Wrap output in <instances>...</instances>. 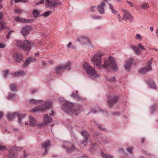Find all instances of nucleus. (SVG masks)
<instances>
[{
  "label": "nucleus",
  "instance_id": "09e8293b",
  "mask_svg": "<svg viewBox=\"0 0 158 158\" xmlns=\"http://www.w3.org/2000/svg\"><path fill=\"white\" fill-rule=\"evenodd\" d=\"M117 17H118V19L120 22H121L122 20H123L124 19L123 16V17L121 18L119 14L117 15Z\"/></svg>",
  "mask_w": 158,
  "mask_h": 158
},
{
  "label": "nucleus",
  "instance_id": "4c0bfd02",
  "mask_svg": "<svg viewBox=\"0 0 158 158\" xmlns=\"http://www.w3.org/2000/svg\"><path fill=\"white\" fill-rule=\"evenodd\" d=\"M109 7L110 10H111L112 12L114 14H117V11L115 10L114 9L113 6L111 4H109Z\"/></svg>",
  "mask_w": 158,
  "mask_h": 158
},
{
  "label": "nucleus",
  "instance_id": "cd10ccee",
  "mask_svg": "<svg viewBox=\"0 0 158 158\" xmlns=\"http://www.w3.org/2000/svg\"><path fill=\"white\" fill-rule=\"evenodd\" d=\"M18 119V122L20 124H21L23 122V120L25 118V115L23 114H20L19 113L17 117Z\"/></svg>",
  "mask_w": 158,
  "mask_h": 158
},
{
  "label": "nucleus",
  "instance_id": "5fc2aeb1",
  "mask_svg": "<svg viewBox=\"0 0 158 158\" xmlns=\"http://www.w3.org/2000/svg\"><path fill=\"white\" fill-rule=\"evenodd\" d=\"M5 47V45L4 44L0 43V48H4Z\"/></svg>",
  "mask_w": 158,
  "mask_h": 158
},
{
  "label": "nucleus",
  "instance_id": "ddd939ff",
  "mask_svg": "<svg viewBox=\"0 0 158 158\" xmlns=\"http://www.w3.org/2000/svg\"><path fill=\"white\" fill-rule=\"evenodd\" d=\"M65 146H63V148H65L67 153H70L73 151L75 149L74 146L70 143L66 142Z\"/></svg>",
  "mask_w": 158,
  "mask_h": 158
},
{
  "label": "nucleus",
  "instance_id": "1a4fd4ad",
  "mask_svg": "<svg viewBox=\"0 0 158 158\" xmlns=\"http://www.w3.org/2000/svg\"><path fill=\"white\" fill-rule=\"evenodd\" d=\"M152 61L153 58H152L148 62L147 67L140 69L139 70V72L142 74H145L148 72L151 71L152 69L151 65Z\"/></svg>",
  "mask_w": 158,
  "mask_h": 158
},
{
  "label": "nucleus",
  "instance_id": "6ab92c4d",
  "mask_svg": "<svg viewBox=\"0 0 158 158\" xmlns=\"http://www.w3.org/2000/svg\"><path fill=\"white\" fill-rule=\"evenodd\" d=\"M36 60V59L35 58L32 57H29L26 60L24 64V66H27L31 63L35 62Z\"/></svg>",
  "mask_w": 158,
  "mask_h": 158
},
{
  "label": "nucleus",
  "instance_id": "0e129e2a",
  "mask_svg": "<svg viewBox=\"0 0 158 158\" xmlns=\"http://www.w3.org/2000/svg\"><path fill=\"white\" fill-rule=\"evenodd\" d=\"M49 114L51 116H53L54 115V112L53 110L51 111V113H49Z\"/></svg>",
  "mask_w": 158,
  "mask_h": 158
},
{
  "label": "nucleus",
  "instance_id": "c03bdc74",
  "mask_svg": "<svg viewBox=\"0 0 158 158\" xmlns=\"http://www.w3.org/2000/svg\"><path fill=\"white\" fill-rule=\"evenodd\" d=\"M135 39L136 40H142V37L139 34H137L135 35Z\"/></svg>",
  "mask_w": 158,
  "mask_h": 158
},
{
  "label": "nucleus",
  "instance_id": "a878e982",
  "mask_svg": "<svg viewBox=\"0 0 158 158\" xmlns=\"http://www.w3.org/2000/svg\"><path fill=\"white\" fill-rule=\"evenodd\" d=\"M123 11L124 13L123 15L124 19H131L132 18V15L129 12L125 10H123Z\"/></svg>",
  "mask_w": 158,
  "mask_h": 158
},
{
  "label": "nucleus",
  "instance_id": "bf43d9fd",
  "mask_svg": "<svg viewBox=\"0 0 158 158\" xmlns=\"http://www.w3.org/2000/svg\"><path fill=\"white\" fill-rule=\"evenodd\" d=\"M95 8V6H92L90 7V10L92 12H93Z\"/></svg>",
  "mask_w": 158,
  "mask_h": 158
},
{
  "label": "nucleus",
  "instance_id": "49530a36",
  "mask_svg": "<svg viewBox=\"0 0 158 158\" xmlns=\"http://www.w3.org/2000/svg\"><path fill=\"white\" fill-rule=\"evenodd\" d=\"M15 3H18L19 2H28L27 0H15Z\"/></svg>",
  "mask_w": 158,
  "mask_h": 158
},
{
  "label": "nucleus",
  "instance_id": "58836bf2",
  "mask_svg": "<svg viewBox=\"0 0 158 158\" xmlns=\"http://www.w3.org/2000/svg\"><path fill=\"white\" fill-rule=\"evenodd\" d=\"M91 17L94 20L101 19L102 18L101 16L96 15H93Z\"/></svg>",
  "mask_w": 158,
  "mask_h": 158
},
{
  "label": "nucleus",
  "instance_id": "603ef678",
  "mask_svg": "<svg viewBox=\"0 0 158 158\" xmlns=\"http://www.w3.org/2000/svg\"><path fill=\"white\" fill-rule=\"evenodd\" d=\"M138 46L139 47H140L143 50H145V48H144V47L142 45V44L141 43H139L138 44Z\"/></svg>",
  "mask_w": 158,
  "mask_h": 158
},
{
  "label": "nucleus",
  "instance_id": "de8ad7c7",
  "mask_svg": "<svg viewBox=\"0 0 158 158\" xmlns=\"http://www.w3.org/2000/svg\"><path fill=\"white\" fill-rule=\"evenodd\" d=\"M133 149V147H129L126 149L127 151L130 153H132Z\"/></svg>",
  "mask_w": 158,
  "mask_h": 158
},
{
  "label": "nucleus",
  "instance_id": "13d9d810",
  "mask_svg": "<svg viewBox=\"0 0 158 158\" xmlns=\"http://www.w3.org/2000/svg\"><path fill=\"white\" fill-rule=\"evenodd\" d=\"M27 156V154L25 153L24 154L23 156V157H21L20 158H26Z\"/></svg>",
  "mask_w": 158,
  "mask_h": 158
},
{
  "label": "nucleus",
  "instance_id": "3c124183",
  "mask_svg": "<svg viewBox=\"0 0 158 158\" xmlns=\"http://www.w3.org/2000/svg\"><path fill=\"white\" fill-rule=\"evenodd\" d=\"M9 71L7 70H5L3 72V75L4 77H6Z\"/></svg>",
  "mask_w": 158,
  "mask_h": 158
},
{
  "label": "nucleus",
  "instance_id": "4d7b16f0",
  "mask_svg": "<svg viewBox=\"0 0 158 158\" xmlns=\"http://www.w3.org/2000/svg\"><path fill=\"white\" fill-rule=\"evenodd\" d=\"M127 2L128 3V4L129 5H130L131 7H133L134 6V5L132 4V2L130 1H127Z\"/></svg>",
  "mask_w": 158,
  "mask_h": 158
},
{
  "label": "nucleus",
  "instance_id": "473e14b6",
  "mask_svg": "<svg viewBox=\"0 0 158 158\" xmlns=\"http://www.w3.org/2000/svg\"><path fill=\"white\" fill-rule=\"evenodd\" d=\"M101 156L103 158H113V156L109 154L102 152Z\"/></svg>",
  "mask_w": 158,
  "mask_h": 158
},
{
  "label": "nucleus",
  "instance_id": "f704fd0d",
  "mask_svg": "<svg viewBox=\"0 0 158 158\" xmlns=\"http://www.w3.org/2000/svg\"><path fill=\"white\" fill-rule=\"evenodd\" d=\"M131 48L134 50L136 54L138 55L140 54V52L139 50V49L137 47L135 46H131Z\"/></svg>",
  "mask_w": 158,
  "mask_h": 158
},
{
  "label": "nucleus",
  "instance_id": "2eb2a0df",
  "mask_svg": "<svg viewBox=\"0 0 158 158\" xmlns=\"http://www.w3.org/2000/svg\"><path fill=\"white\" fill-rule=\"evenodd\" d=\"M13 58L15 61L18 62H21L23 60V59L22 55L17 52L14 54Z\"/></svg>",
  "mask_w": 158,
  "mask_h": 158
},
{
  "label": "nucleus",
  "instance_id": "6e6552de",
  "mask_svg": "<svg viewBox=\"0 0 158 158\" xmlns=\"http://www.w3.org/2000/svg\"><path fill=\"white\" fill-rule=\"evenodd\" d=\"M45 3L48 8L54 9L56 6L61 4L60 2L58 0H46Z\"/></svg>",
  "mask_w": 158,
  "mask_h": 158
},
{
  "label": "nucleus",
  "instance_id": "7ed1b4c3",
  "mask_svg": "<svg viewBox=\"0 0 158 158\" xmlns=\"http://www.w3.org/2000/svg\"><path fill=\"white\" fill-rule=\"evenodd\" d=\"M102 54L99 52H97L92 55L90 58V60L94 63L97 69H100L102 68Z\"/></svg>",
  "mask_w": 158,
  "mask_h": 158
},
{
  "label": "nucleus",
  "instance_id": "e2e57ef3",
  "mask_svg": "<svg viewBox=\"0 0 158 158\" xmlns=\"http://www.w3.org/2000/svg\"><path fill=\"white\" fill-rule=\"evenodd\" d=\"M100 108H98V110H96V111H94V110H92V111L93 112H94V113H96V112H98V111H100Z\"/></svg>",
  "mask_w": 158,
  "mask_h": 158
},
{
  "label": "nucleus",
  "instance_id": "f3484780",
  "mask_svg": "<svg viewBox=\"0 0 158 158\" xmlns=\"http://www.w3.org/2000/svg\"><path fill=\"white\" fill-rule=\"evenodd\" d=\"M105 6V4L103 2L101 3L97 6V10L101 14H104L105 13L104 7Z\"/></svg>",
  "mask_w": 158,
  "mask_h": 158
},
{
  "label": "nucleus",
  "instance_id": "72a5a7b5",
  "mask_svg": "<svg viewBox=\"0 0 158 158\" xmlns=\"http://www.w3.org/2000/svg\"><path fill=\"white\" fill-rule=\"evenodd\" d=\"M107 81L110 82H114L115 81V77H110L109 76L106 77Z\"/></svg>",
  "mask_w": 158,
  "mask_h": 158
},
{
  "label": "nucleus",
  "instance_id": "2f4dec72",
  "mask_svg": "<svg viewBox=\"0 0 158 158\" xmlns=\"http://www.w3.org/2000/svg\"><path fill=\"white\" fill-rule=\"evenodd\" d=\"M140 7L143 10H145L149 8V5L147 3H144L141 4Z\"/></svg>",
  "mask_w": 158,
  "mask_h": 158
},
{
  "label": "nucleus",
  "instance_id": "aec40b11",
  "mask_svg": "<svg viewBox=\"0 0 158 158\" xmlns=\"http://www.w3.org/2000/svg\"><path fill=\"white\" fill-rule=\"evenodd\" d=\"M50 145V142L49 141H47L43 143L42 144V148H44L45 150V152L44 153V155H45L47 154L48 151L47 150V148Z\"/></svg>",
  "mask_w": 158,
  "mask_h": 158
},
{
  "label": "nucleus",
  "instance_id": "37998d69",
  "mask_svg": "<svg viewBox=\"0 0 158 158\" xmlns=\"http://www.w3.org/2000/svg\"><path fill=\"white\" fill-rule=\"evenodd\" d=\"M52 12L51 11H46L44 13L42 14V15L44 17H47Z\"/></svg>",
  "mask_w": 158,
  "mask_h": 158
},
{
  "label": "nucleus",
  "instance_id": "9d476101",
  "mask_svg": "<svg viewBox=\"0 0 158 158\" xmlns=\"http://www.w3.org/2000/svg\"><path fill=\"white\" fill-rule=\"evenodd\" d=\"M37 124V121L33 117L28 116V121L25 123V125H29L31 127H34Z\"/></svg>",
  "mask_w": 158,
  "mask_h": 158
},
{
  "label": "nucleus",
  "instance_id": "dca6fc26",
  "mask_svg": "<svg viewBox=\"0 0 158 158\" xmlns=\"http://www.w3.org/2000/svg\"><path fill=\"white\" fill-rule=\"evenodd\" d=\"M81 134L84 137H85V139L81 143V146L84 147L85 146L86 144H85V143L87 142V139L89 135V133H88L85 130L81 132Z\"/></svg>",
  "mask_w": 158,
  "mask_h": 158
},
{
  "label": "nucleus",
  "instance_id": "4468645a",
  "mask_svg": "<svg viewBox=\"0 0 158 158\" xmlns=\"http://www.w3.org/2000/svg\"><path fill=\"white\" fill-rule=\"evenodd\" d=\"M117 97L114 95H111L108 97L107 102L108 105L111 106L115 103L117 100Z\"/></svg>",
  "mask_w": 158,
  "mask_h": 158
},
{
  "label": "nucleus",
  "instance_id": "423d86ee",
  "mask_svg": "<svg viewBox=\"0 0 158 158\" xmlns=\"http://www.w3.org/2000/svg\"><path fill=\"white\" fill-rule=\"evenodd\" d=\"M53 103L51 101H47L44 103V106H38L32 109L31 110V112H35L38 111L43 112L47 109L52 107Z\"/></svg>",
  "mask_w": 158,
  "mask_h": 158
},
{
  "label": "nucleus",
  "instance_id": "9b49d317",
  "mask_svg": "<svg viewBox=\"0 0 158 158\" xmlns=\"http://www.w3.org/2000/svg\"><path fill=\"white\" fill-rule=\"evenodd\" d=\"M32 28L29 26H26L23 27L21 30V33L24 37L28 35L30 31L32 30Z\"/></svg>",
  "mask_w": 158,
  "mask_h": 158
},
{
  "label": "nucleus",
  "instance_id": "b1692460",
  "mask_svg": "<svg viewBox=\"0 0 158 158\" xmlns=\"http://www.w3.org/2000/svg\"><path fill=\"white\" fill-rule=\"evenodd\" d=\"M44 124L47 125V124L52 122V118L48 116L47 114H46L44 116Z\"/></svg>",
  "mask_w": 158,
  "mask_h": 158
},
{
  "label": "nucleus",
  "instance_id": "864d4df0",
  "mask_svg": "<svg viewBox=\"0 0 158 158\" xmlns=\"http://www.w3.org/2000/svg\"><path fill=\"white\" fill-rule=\"evenodd\" d=\"M6 149V147L5 146L0 145V150H3Z\"/></svg>",
  "mask_w": 158,
  "mask_h": 158
},
{
  "label": "nucleus",
  "instance_id": "39448f33",
  "mask_svg": "<svg viewBox=\"0 0 158 158\" xmlns=\"http://www.w3.org/2000/svg\"><path fill=\"white\" fill-rule=\"evenodd\" d=\"M77 40L82 45L86 46L91 49L94 48H95L90 39L86 36L84 35H80L78 37Z\"/></svg>",
  "mask_w": 158,
  "mask_h": 158
},
{
  "label": "nucleus",
  "instance_id": "0eeeda50",
  "mask_svg": "<svg viewBox=\"0 0 158 158\" xmlns=\"http://www.w3.org/2000/svg\"><path fill=\"white\" fill-rule=\"evenodd\" d=\"M33 44V43L26 40L24 41H18L17 45L24 50L27 51L28 52L31 48V46H32Z\"/></svg>",
  "mask_w": 158,
  "mask_h": 158
},
{
  "label": "nucleus",
  "instance_id": "a211bd4d",
  "mask_svg": "<svg viewBox=\"0 0 158 158\" xmlns=\"http://www.w3.org/2000/svg\"><path fill=\"white\" fill-rule=\"evenodd\" d=\"M16 21L19 23H31L33 21V19H25L19 17H16L15 19Z\"/></svg>",
  "mask_w": 158,
  "mask_h": 158
},
{
  "label": "nucleus",
  "instance_id": "5701e85b",
  "mask_svg": "<svg viewBox=\"0 0 158 158\" xmlns=\"http://www.w3.org/2000/svg\"><path fill=\"white\" fill-rule=\"evenodd\" d=\"M64 68L62 65H60L56 67L55 71L57 73L60 74L64 70Z\"/></svg>",
  "mask_w": 158,
  "mask_h": 158
},
{
  "label": "nucleus",
  "instance_id": "bb28decb",
  "mask_svg": "<svg viewBox=\"0 0 158 158\" xmlns=\"http://www.w3.org/2000/svg\"><path fill=\"white\" fill-rule=\"evenodd\" d=\"M43 102V101L39 100H35L34 99H31L29 100V102L32 104L36 105L41 103Z\"/></svg>",
  "mask_w": 158,
  "mask_h": 158
},
{
  "label": "nucleus",
  "instance_id": "052dcab7",
  "mask_svg": "<svg viewBox=\"0 0 158 158\" xmlns=\"http://www.w3.org/2000/svg\"><path fill=\"white\" fill-rule=\"evenodd\" d=\"M3 0H0V9H1L3 8V6L1 4V2Z\"/></svg>",
  "mask_w": 158,
  "mask_h": 158
},
{
  "label": "nucleus",
  "instance_id": "f03ea898",
  "mask_svg": "<svg viewBox=\"0 0 158 158\" xmlns=\"http://www.w3.org/2000/svg\"><path fill=\"white\" fill-rule=\"evenodd\" d=\"M83 67L88 76L93 79H95L100 77V74L88 62H85L83 63Z\"/></svg>",
  "mask_w": 158,
  "mask_h": 158
},
{
  "label": "nucleus",
  "instance_id": "6e6d98bb",
  "mask_svg": "<svg viewBox=\"0 0 158 158\" xmlns=\"http://www.w3.org/2000/svg\"><path fill=\"white\" fill-rule=\"evenodd\" d=\"M46 125V124H44V122H43V123H39L38 125V126L39 127H41L43 126L44 125Z\"/></svg>",
  "mask_w": 158,
  "mask_h": 158
},
{
  "label": "nucleus",
  "instance_id": "a19ab883",
  "mask_svg": "<svg viewBox=\"0 0 158 158\" xmlns=\"http://www.w3.org/2000/svg\"><path fill=\"white\" fill-rule=\"evenodd\" d=\"M8 157L9 158H15L17 157V156L16 155L14 154L13 153L10 152H9Z\"/></svg>",
  "mask_w": 158,
  "mask_h": 158
},
{
  "label": "nucleus",
  "instance_id": "20e7f679",
  "mask_svg": "<svg viewBox=\"0 0 158 158\" xmlns=\"http://www.w3.org/2000/svg\"><path fill=\"white\" fill-rule=\"evenodd\" d=\"M109 66L114 71H115L118 69L116 60L110 56L108 57L107 60H104V64H102V68H106Z\"/></svg>",
  "mask_w": 158,
  "mask_h": 158
},
{
  "label": "nucleus",
  "instance_id": "79ce46f5",
  "mask_svg": "<svg viewBox=\"0 0 158 158\" xmlns=\"http://www.w3.org/2000/svg\"><path fill=\"white\" fill-rule=\"evenodd\" d=\"M10 88L12 91H15L17 90L16 85L15 84L10 85Z\"/></svg>",
  "mask_w": 158,
  "mask_h": 158
},
{
  "label": "nucleus",
  "instance_id": "c9c22d12",
  "mask_svg": "<svg viewBox=\"0 0 158 158\" xmlns=\"http://www.w3.org/2000/svg\"><path fill=\"white\" fill-rule=\"evenodd\" d=\"M148 83L150 88L153 89H156V86L155 85L154 83L152 81H151L150 82H148Z\"/></svg>",
  "mask_w": 158,
  "mask_h": 158
},
{
  "label": "nucleus",
  "instance_id": "7c9ffc66",
  "mask_svg": "<svg viewBox=\"0 0 158 158\" xmlns=\"http://www.w3.org/2000/svg\"><path fill=\"white\" fill-rule=\"evenodd\" d=\"M71 62L70 61H68L66 63L62 65L64 67V70L65 69L69 70L71 69L70 66L71 65Z\"/></svg>",
  "mask_w": 158,
  "mask_h": 158
},
{
  "label": "nucleus",
  "instance_id": "680f3d73",
  "mask_svg": "<svg viewBox=\"0 0 158 158\" xmlns=\"http://www.w3.org/2000/svg\"><path fill=\"white\" fill-rule=\"evenodd\" d=\"M37 92V90L36 89H34L31 91V93L32 94H35Z\"/></svg>",
  "mask_w": 158,
  "mask_h": 158
},
{
  "label": "nucleus",
  "instance_id": "412c9836",
  "mask_svg": "<svg viewBox=\"0 0 158 158\" xmlns=\"http://www.w3.org/2000/svg\"><path fill=\"white\" fill-rule=\"evenodd\" d=\"M93 138L95 139H96L97 138H98L97 140L98 141L100 142H104V139H105V138L104 137H101L100 135H97V133H94L93 134Z\"/></svg>",
  "mask_w": 158,
  "mask_h": 158
},
{
  "label": "nucleus",
  "instance_id": "4be33fe9",
  "mask_svg": "<svg viewBox=\"0 0 158 158\" xmlns=\"http://www.w3.org/2000/svg\"><path fill=\"white\" fill-rule=\"evenodd\" d=\"M3 17V14L2 12H0V30L5 27V23L2 20Z\"/></svg>",
  "mask_w": 158,
  "mask_h": 158
},
{
  "label": "nucleus",
  "instance_id": "ea45409f",
  "mask_svg": "<svg viewBox=\"0 0 158 158\" xmlns=\"http://www.w3.org/2000/svg\"><path fill=\"white\" fill-rule=\"evenodd\" d=\"M15 94L10 93L9 94L8 99V100H11L12 99L14 98L15 97Z\"/></svg>",
  "mask_w": 158,
  "mask_h": 158
},
{
  "label": "nucleus",
  "instance_id": "c756f323",
  "mask_svg": "<svg viewBox=\"0 0 158 158\" xmlns=\"http://www.w3.org/2000/svg\"><path fill=\"white\" fill-rule=\"evenodd\" d=\"M25 74V72L22 71H19L17 72L13 73L12 76L14 77H19Z\"/></svg>",
  "mask_w": 158,
  "mask_h": 158
},
{
  "label": "nucleus",
  "instance_id": "774afa93",
  "mask_svg": "<svg viewBox=\"0 0 158 158\" xmlns=\"http://www.w3.org/2000/svg\"><path fill=\"white\" fill-rule=\"evenodd\" d=\"M156 35L158 37V30H156Z\"/></svg>",
  "mask_w": 158,
  "mask_h": 158
},
{
  "label": "nucleus",
  "instance_id": "a18cd8bd",
  "mask_svg": "<svg viewBox=\"0 0 158 158\" xmlns=\"http://www.w3.org/2000/svg\"><path fill=\"white\" fill-rule=\"evenodd\" d=\"M71 97H72L75 98H76V100H77L79 98L78 95L77 94H74V92L72 94H71Z\"/></svg>",
  "mask_w": 158,
  "mask_h": 158
},
{
  "label": "nucleus",
  "instance_id": "c85d7f7f",
  "mask_svg": "<svg viewBox=\"0 0 158 158\" xmlns=\"http://www.w3.org/2000/svg\"><path fill=\"white\" fill-rule=\"evenodd\" d=\"M23 148L21 147H17L16 146L10 147L8 149L9 151H20L22 150Z\"/></svg>",
  "mask_w": 158,
  "mask_h": 158
},
{
  "label": "nucleus",
  "instance_id": "69168bd1",
  "mask_svg": "<svg viewBox=\"0 0 158 158\" xmlns=\"http://www.w3.org/2000/svg\"><path fill=\"white\" fill-rule=\"evenodd\" d=\"M98 126V127L101 130H105L104 128L101 127V126L100 125H99Z\"/></svg>",
  "mask_w": 158,
  "mask_h": 158
},
{
  "label": "nucleus",
  "instance_id": "338daca9",
  "mask_svg": "<svg viewBox=\"0 0 158 158\" xmlns=\"http://www.w3.org/2000/svg\"><path fill=\"white\" fill-rule=\"evenodd\" d=\"M155 108L154 106H152L151 107V110L152 111H153L155 109Z\"/></svg>",
  "mask_w": 158,
  "mask_h": 158
},
{
  "label": "nucleus",
  "instance_id": "f8f14e48",
  "mask_svg": "<svg viewBox=\"0 0 158 158\" xmlns=\"http://www.w3.org/2000/svg\"><path fill=\"white\" fill-rule=\"evenodd\" d=\"M133 60L132 58H130L126 60L124 67L127 71H130L131 70V66L133 63Z\"/></svg>",
  "mask_w": 158,
  "mask_h": 158
},
{
  "label": "nucleus",
  "instance_id": "393cba45",
  "mask_svg": "<svg viewBox=\"0 0 158 158\" xmlns=\"http://www.w3.org/2000/svg\"><path fill=\"white\" fill-rule=\"evenodd\" d=\"M18 113L15 112L14 113H8L6 115L7 118L10 120H11L17 117Z\"/></svg>",
  "mask_w": 158,
  "mask_h": 158
},
{
  "label": "nucleus",
  "instance_id": "f257e3e1",
  "mask_svg": "<svg viewBox=\"0 0 158 158\" xmlns=\"http://www.w3.org/2000/svg\"><path fill=\"white\" fill-rule=\"evenodd\" d=\"M59 100L62 105V108L66 112L71 115H77L79 109L77 106H74L72 103L66 100L63 98H60Z\"/></svg>",
  "mask_w": 158,
  "mask_h": 158
},
{
  "label": "nucleus",
  "instance_id": "8fccbe9b",
  "mask_svg": "<svg viewBox=\"0 0 158 158\" xmlns=\"http://www.w3.org/2000/svg\"><path fill=\"white\" fill-rule=\"evenodd\" d=\"M72 44V43L71 42H69V44L67 45V47L69 48H71L72 49H75V47L73 46H71Z\"/></svg>",
  "mask_w": 158,
  "mask_h": 158
},
{
  "label": "nucleus",
  "instance_id": "e433bc0d",
  "mask_svg": "<svg viewBox=\"0 0 158 158\" xmlns=\"http://www.w3.org/2000/svg\"><path fill=\"white\" fill-rule=\"evenodd\" d=\"M40 14L39 12L36 10H34L33 11V16L35 18L37 17Z\"/></svg>",
  "mask_w": 158,
  "mask_h": 158
}]
</instances>
